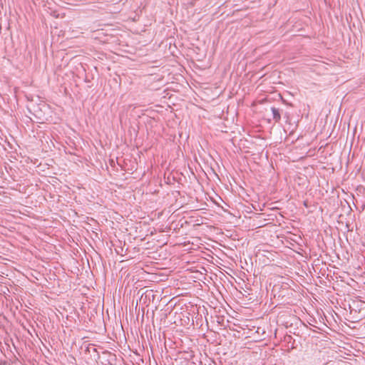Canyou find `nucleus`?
Instances as JSON below:
<instances>
[{
	"mask_svg": "<svg viewBox=\"0 0 365 365\" xmlns=\"http://www.w3.org/2000/svg\"><path fill=\"white\" fill-rule=\"evenodd\" d=\"M100 359L103 365H114L115 362V354H111L110 351L103 352L102 356Z\"/></svg>",
	"mask_w": 365,
	"mask_h": 365,
	"instance_id": "f257e3e1",
	"label": "nucleus"
},
{
	"mask_svg": "<svg viewBox=\"0 0 365 365\" xmlns=\"http://www.w3.org/2000/svg\"><path fill=\"white\" fill-rule=\"evenodd\" d=\"M271 110L273 115V119L275 122H279L281 119V115L278 108L274 107L271 108Z\"/></svg>",
	"mask_w": 365,
	"mask_h": 365,
	"instance_id": "f03ea898",
	"label": "nucleus"
}]
</instances>
